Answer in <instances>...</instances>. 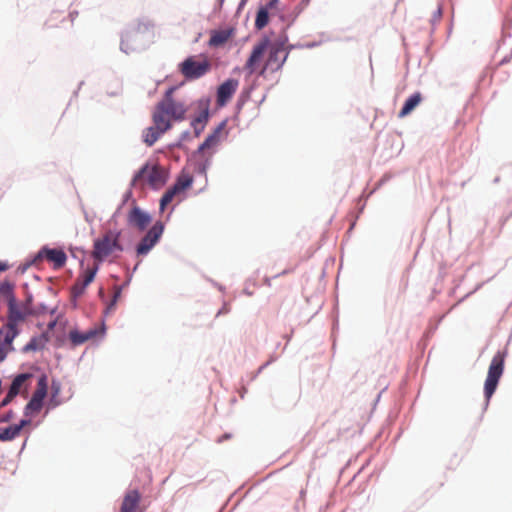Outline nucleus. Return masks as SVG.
I'll return each instance as SVG.
<instances>
[{"mask_svg":"<svg viewBox=\"0 0 512 512\" xmlns=\"http://www.w3.org/2000/svg\"><path fill=\"white\" fill-rule=\"evenodd\" d=\"M59 393H60V384L56 383L55 381H53V383H52V393H51V397H50V402L51 403L54 402V397H58Z\"/></svg>","mask_w":512,"mask_h":512,"instance_id":"cd10ccee","label":"nucleus"},{"mask_svg":"<svg viewBox=\"0 0 512 512\" xmlns=\"http://www.w3.org/2000/svg\"><path fill=\"white\" fill-rule=\"evenodd\" d=\"M140 502V492L136 489L128 490L123 497L119 512H143Z\"/></svg>","mask_w":512,"mask_h":512,"instance_id":"a211bd4d","label":"nucleus"},{"mask_svg":"<svg viewBox=\"0 0 512 512\" xmlns=\"http://www.w3.org/2000/svg\"><path fill=\"white\" fill-rule=\"evenodd\" d=\"M48 378L42 374L37 381V387L24 409L25 416H31L40 412L43 407V401L47 396Z\"/></svg>","mask_w":512,"mask_h":512,"instance_id":"6e6552de","label":"nucleus"},{"mask_svg":"<svg viewBox=\"0 0 512 512\" xmlns=\"http://www.w3.org/2000/svg\"><path fill=\"white\" fill-rule=\"evenodd\" d=\"M193 177L188 173H182L174 183L162 196L160 200V210L163 211L165 207L170 204L177 196L183 194L185 190L191 187Z\"/></svg>","mask_w":512,"mask_h":512,"instance_id":"1a4fd4ad","label":"nucleus"},{"mask_svg":"<svg viewBox=\"0 0 512 512\" xmlns=\"http://www.w3.org/2000/svg\"><path fill=\"white\" fill-rule=\"evenodd\" d=\"M56 325V322L55 321H52L48 324V329L49 330H52L54 328V326Z\"/></svg>","mask_w":512,"mask_h":512,"instance_id":"473e14b6","label":"nucleus"},{"mask_svg":"<svg viewBox=\"0 0 512 512\" xmlns=\"http://www.w3.org/2000/svg\"><path fill=\"white\" fill-rule=\"evenodd\" d=\"M233 35L232 29L225 30H213L209 39V46L221 47L223 46Z\"/></svg>","mask_w":512,"mask_h":512,"instance_id":"4be33fe9","label":"nucleus"},{"mask_svg":"<svg viewBox=\"0 0 512 512\" xmlns=\"http://www.w3.org/2000/svg\"><path fill=\"white\" fill-rule=\"evenodd\" d=\"M169 129H165L159 123H153V126L146 128L143 131V141L147 146H152L165 132Z\"/></svg>","mask_w":512,"mask_h":512,"instance_id":"aec40b11","label":"nucleus"},{"mask_svg":"<svg viewBox=\"0 0 512 512\" xmlns=\"http://www.w3.org/2000/svg\"><path fill=\"white\" fill-rule=\"evenodd\" d=\"M98 271V265H95L93 268L86 269L83 274H81L75 281L72 286V295L77 298L80 297L86 287L93 282L96 273Z\"/></svg>","mask_w":512,"mask_h":512,"instance_id":"f3484780","label":"nucleus"},{"mask_svg":"<svg viewBox=\"0 0 512 512\" xmlns=\"http://www.w3.org/2000/svg\"><path fill=\"white\" fill-rule=\"evenodd\" d=\"M422 101V95L420 92H416L411 95L404 103L400 110L398 117L404 118L409 115Z\"/></svg>","mask_w":512,"mask_h":512,"instance_id":"393cba45","label":"nucleus"},{"mask_svg":"<svg viewBox=\"0 0 512 512\" xmlns=\"http://www.w3.org/2000/svg\"><path fill=\"white\" fill-rule=\"evenodd\" d=\"M211 69V63L207 57L201 55L190 56L180 64V72L190 80L198 79L208 73Z\"/></svg>","mask_w":512,"mask_h":512,"instance_id":"423d86ee","label":"nucleus"},{"mask_svg":"<svg viewBox=\"0 0 512 512\" xmlns=\"http://www.w3.org/2000/svg\"><path fill=\"white\" fill-rule=\"evenodd\" d=\"M164 231V225L161 221H157L144 235L136 246V253L138 256L147 255L150 250L160 240Z\"/></svg>","mask_w":512,"mask_h":512,"instance_id":"9b49d317","label":"nucleus"},{"mask_svg":"<svg viewBox=\"0 0 512 512\" xmlns=\"http://www.w3.org/2000/svg\"><path fill=\"white\" fill-rule=\"evenodd\" d=\"M269 21V13L267 8H260L257 12L255 19V27L257 29H263Z\"/></svg>","mask_w":512,"mask_h":512,"instance_id":"bb28decb","label":"nucleus"},{"mask_svg":"<svg viewBox=\"0 0 512 512\" xmlns=\"http://www.w3.org/2000/svg\"><path fill=\"white\" fill-rule=\"evenodd\" d=\"M16 333L0 329V361H3L7 354L13 350L12 343Z\"/></svg>","mask_w":512,"mask_h":512,"instance_id":"412c9836","label":"nucleus"},{"mask_svg":"<svg viewBox=\"0 0 512 512\" xmlns=\"http://www.w3.org/2000/svg\"><path fill=\"white\" fill-rule=\"evenodd\" d=\"M505 353L498 351L492 358L488 368L487 377L484 384V395L487 401L494 394L498 382L504 371Z\"/></svg>","mask_w":512,"mask_h":512,"instance_id":"39448f33","label":"nucleus"},{"mask_svg":"<svg viewBox=\"0 0 512 512\" xmlns=\"http://www.w3.org/2000/svg\"><path fill=\"white\" fill-rule=\"evenodd\" d=\"M14 285L8 281L0 284V302H6L7 304L15 299Z\"/></svg>","mask_w":512,"mask_h":512,"instance_id":"a878e982","label":"nucleus"},{"mask_svg":"<svg viewBox=\"0 0 512 512\" xmlns=\"http://www.w3.org/2000/svg\"><path fill=\"white\" fill-rule=\"evenodd\" d=\"M166 182V173L159 165L145 164L133 177V187L144 188L146 186L159 189Z\"/></svg>","mask_w":512,"mask_h":512,"instance_id":"7ed1b4c3","label":"nucleus"},{"mask_svg":"<svg viewBox=\"0 0 512 512\" xmlns=\"http://www.w3.org/2000/svg\"><path fill=\"white\" fill-rule=\"evenodd\" d=\"M288 55L285 41L278 40L271 43L267 37H264L253 46L245 63V69L250 75L257 72L259 76L265 77L267 72L279 71Z\"/></svg>","mask_w":512,"mask_h":512,"instance_id":"f257e3e1","label":"nucleus"},{"mask_svg":"<svg viewBox=\"0 0 512 512\" xmlns=\"http://www.w3.org/2000/svg\"><path fill=\"white\" fill-rule=\"evenodd\" d=\"M442 15H443V5L439 4L437 7V10L434 13V19L439 21L442 18Z\"/></svg>","mask_w":512,"mask_h":512,"instance_id":"c85d7f7f","label":"nucleus"},{"mask_svg":"<svg viewBox=\"0 0 512 512\" xmlns=\"http://www.w3.org/2000/svg\"><path fill=\"white\" fill-rule=\"evenodd\" d=\"M7 323L2 327L3 330L12 331L19 334L17 325L24 322L26 317L29 315L28 307L22 303H19L16 298L8 304Z\"/></svg>","mask_w":512,"mask_h":512,"instance_id":"0eeeda50","label":"nucleus"},{"mask_svg":"<svg viewBox=\"0 0 512 512\" xmlns=\"http://www.w3.org/2000/svg\"><path fill=\"white\" fill-rule=\"evenodd\" d=\"M32 377L33 375L31 373H23L17 375L13 379L6 397L2 400L1 406L7 405L18 394L27 393L29 386L28 382L32 379Z\"/></svg>","mask_w":512,"mask_h":512,"instance_id":"f8f14e48","label":"nucleus"},{"mask_svg":"<svg viewBox=\"0 0 512 512\" xmlns=\"http://www.w3.org/2000/svg\"><path fill=\"white\" fill-rule=\"evenodd\" d=\"M8 268L9 266L6 263L0 262V273L6 271Z\"/></svg>","mask_w":512,"mask_h":512,"instance_id":"7c9ffc66","label":"nucleus"},{"mask_svg":"<svg viewBox=\"0 0 512 512\" xmlns=\"http://www.w3.org/2000/svg\"><path fill=\"white\" fill-rule=\"evenodd\" d=\"M30 424V420L22 419L18 424L0 428V441H11L20 435L21 430Z\"/></svg>","mask_w":512,"mask_h":512,"instance_id":"6ab92c4d","label":"nucleus"},{"mask_svg":"<svg viewBox=\"0 0 512 512\" xmlns=\"http://www.w3.org/2000/svg\"><path fill=\"white\" fill-rule=\"evenodd\" d=\"M120 232L109 230L102 237L96 239L93 245L92 256L101 262L111 256L114 252L123 250L120 244Z\"/></svg>","mask_w":512,"mask_h":512,"instance_id":"20e7f679","label":"nucleus"},{"mask_svg":"<svg viewBox=\"0 0 512 512\" xmlns=\"http://www.w3.org/2000/svg\"><path fill=\"white\" fill-rule=\"evenodd\" d=\"M201 106L202 109L200 113L191 122V125L194 128L195 134L197 136L203 131L209 118L208 104L205 103Z\"/></svg>","mask_w":512,"mask_h":512,"instance_id":"b1692460","label":"nucleus"},{"mask_svg":"<svg viewBox=\"0 0 512 512\" xmlns=\"http://www.w3.org/2000/svg\"><path fill=\"white\" fill-rule=\"evenodd\" d=\"M121 294V290L120 289H117L114 293V296H113V301L111 303V306L115 304V302L117 301L118 297L120 296Z\"/></svg>","mask_w":512,"mask_h":512,"instance_id":"c756f323","label":"nucleus"},{"mask_svg":"<svg viewBox=\"0 0 512 512\" xmlns=\"http://www.w3.org/2000/svg\"><path fill=\"white\" fill-rule=\"evenodd\" d=\"M151 222L152 218L150 214L138 206H133L127 214L128 225L139 231H144Z\"/></svg>","mask_w":512,"mask_h":512,"instance_id":"ddd939ff","label":"nucleus"},{"mask_svg":"<svg viewBox=\"0 0 512 512\" xmlns=\"http://www.w3.org/2000/svg\"><path fill=\"white\" fill-rule=\"evenodd\" d=\"M104 333V329L98 326L91 327L85 332H81L77 329H73L69 332V340L71 341L73 346H79L84 344L89 340L95 339L97 336H100Z\"/></svg>","mask_w":512,"mask_h":512,"instance_id":"4468645a","label":"nucleus"},{"mask_svg":"<svg viewBox=\"0 0 512 512\" xmlns=\"http://www.w3.org/2000/svg\"><path fill=\"white\" fill-rule=\"evenodd\" d=\"M59 404H60V402L57 400V397H54V402L53 403H51L49 401V407H51V408H54V407L58 406Z\"/></svg>","mask_w":512,"mask_h":512,"instance_id":"2f4dec72","label":"nucleus"},{"mask_svg":"<svg viewBox=\"0 0 512 512\" xmlns=\"http://www.w3.org/2000/svg\"><path fill=\"white\" fill-rule=\"evenodd\" d=\"M239 86V82L236 79H227L217 89V105L220 107L225 106Z\"/></svg>","mask_w":512,"mask_h":512,"instance_id":"2eb2a0df","label":"nucleus"},{"mask_svg":"<svg viewBox=\"0 0 512 512\" xmlns=\"http://www.w3.org/2000/svg\"><path fill=\"white\" fill-rule=\"evenodd\" d=\"M173 88H170L164 98L156 105L152 114L153 123L161 124L165 129L172 128V121H182L185 119L187 106L181 101L172 97Z\"/></svg>","mask_w":512,"mask_h":512,"instance_id":"f03ea898","label":"nucleus"},{"mask_svg":"<svg viewBox=\"0 0 512 512\" xmlns=\"http://www.w3.org/2000/svg\"><path fill=\"white\" fill-rule=\"evenodd\" d=\"M48 341L49 337L47 333H42L38 336L32 337L30 341L23 347L22 351L27 353L42 350L44 349Z\"/></svg>","mask_w":512,"mask_h":512,"instance_id":"5701e85b","label":"nucleus"},{"mask_svg":"<svg viewBox=\"0 0 512 512\" xmlns=\"http://www.w3.org/2000/svg\"><path fill=\"white\" fill-rule=\"evenodd\" d=\"M225 122H222L218 127L207 136L205 141L199 146L197 153L208 163L213 154L215 153L218 145L223 137Z\"/></svg>","mask_w":512,"mask_h":512,"instance_id":"9d476101","label":"nucleus"},{"mask_svg":"<svg viewBox=\"0 0 512 512\" xmlns=\"http://www.w3.org/2000/svg\"><path fill=\"white\" fill-rule=\"evenodd\" d=\"M47 259L49 262L53 263L54 268L59 269L62 268L66 261L67 256L65 252L61 249H50L47 247L42 248L36 257V260Z\"/></svg>","mask_w":512,"mask_h":512,"instance_id":"dca6fc26","label":"nucleus"}]
</instances>
